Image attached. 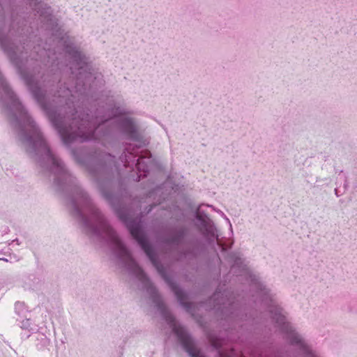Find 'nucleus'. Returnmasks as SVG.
Masks as SVG:
<instances>
[{
	"label": "nucleus",
	"mask_w": 357,
	"mask_h": 357,
	"mask_svg": "<svg viewBox=\"0 0 357 357\" xmlns=\"http://www.w3.org/2000/svg\"><path fill=\"white\" fill-rule=\"evenodd\" d=\"M34 8L39 16L41 28L52 31V37L50 38L52 44L45 43L41 48L40 45L33 47L40 61L45 66L51 63L61 68L63 66L61 57L70 59V69L75 75V86L61 87L54 95L52 101L49 102L45 91L41 87L39 78L40 72L33 66V59L24 60L23 52L20 47L10 41L6 36L0 33V46L8 54L11 62L15 66L18 73L28 87L36 101L45 112L52 125L59 133L63 143L70 147L74 143H82L96 140L101 136L109 134L112 128L105 131L102 129L110 126L109 121L113 117L121 116L128 112L119 107H101L97 109L94 114L82 113L81 105H83L87 87H91L93 79L91 67L86 58L78 49L67 43L63 38H60L59 29L55 17L52 15L50 7L42 3H38Z\"/></svg>",
	"instance_id": "obj_1"
},
{
	"label": "nucleus",
	"mask_w": 357,
	"mask_h": 357,
	"mask_svg": "<svg viewBox=\"0 0 357 357\" xmlns=\"http://www.w3.org/2000/svg\"><path fill=\"white\" fill-rule=\"evenodd\" d=\"M119 124L123 132L128 135V138L132 140H137L139 138V133L137 130L135 126L130 119L124 118L119 121Z\"/></svg>",
	"instance_id": "obj_8"
},
{
	"label": "nucleus",
	"mask_w": 357,
	"mask_h": 357,
	"mask_svg": "<svg viewBox=\"0 0 357 357\" xmlns=\"http://www.w3.org/2000/svg\"><path fill=\"white\" fill-rule=\"evenodd\" d=\"M228 294L227 291L222 293L216 291L209 299V303H213L212 309L226 317L234 314L237 306V304L228 297Z\"/></svg>",
	"instance_id": "obj_5"
},
{
	"label": "nucleus",
	"mask_w": 357,
	"mask_h": 357,
	"mask_svg": "<svg viewBox=\"0 0 357 357\" xmlns=\"http://www.w3.org/2000/svg\"><path fill=\"white\" fill-rule=\"evenodd\" d=\"M137 153L135 148L130 144L126 148L125 151L120 156V160L125 167H130L132 171L135 167L138 175V180L141 178L146 176L151 167L153 165V160L149 153L146 155L140 156L137 160Z\"/></svg>",
	"instance_id": "obj_4"
},
{
	"label": "nucleus",
	"mask_w": 357,
	"mask_h": 357,
	"mask_svg": "<svg viewBox=\"0 0 357 357\" xmlns=\"http://www.w3.org/2000/svg\"><path fill=\"white\" fill-rule=\"evenodd\" d=\"M15 310L16 313L22 318L27 317L26 315L29 311L24 303L17 302L15 305Z\"/></svg>",
	"instance_id": "obj_13"
},
{
	"label": "nucleus",
	"mask_w": 357,
	"mask_h": 357,
	"mask_svg": "<svg viewBox=\"0 0 357 357\" xmlns=\"http://www.w3.org/2000/svg\"><path fill=\"white\" fill-rule=\"evenodd\" d=\"M0 260H3V261H7V259H5V258H0Z\"/></svg>",
	"instance_id": "obj_19"
},
{
	"label": "nucleus",
	"mask_w": 357,
	"mask_h": 357,
	"mask_svg": "<svg viewBox=\"0 0 357 357\" xmlns=\"http://www.w3.org/2000/svg\"><path fill=\"white\" fill-rule=\"evenodd\" d=\"M118 218L126 225L131 236L135 238L142 249L144 251L158 272L169 286L175 294L180 305L185 310L191 312L192 303L188 302V295L174 282L173 277L168 273L167 268L158 260L157 255L146 237L142 229L140 219H131L130 212L125 207L115 208Z\"/></svg>",
	"instance_id": "obj_2"
},
{
	"label": "nucleus",
	"mask_w": 357,
	"mask_h": 357,
	"mask_svg": "<svg viewBox=\"0 0 357 357\" xmlns=\"http://www.w3.org/2000/svg\"><path fill=\"white\" fill-rule=\"evenodd\" d=\"M16 243L17 245H20L19 240L17 238H16L15 240H13L12 241V243Z\"/></svg>",
	"instance_id": "obj_18"
},
{
	"label": "nucleus",
	"mask_w": 357,
	"mask_h": 357,
	"mask_svg": "<svg viewBox=\"0 0 357 357\" xmlns=\"http://www.w3.org/2000/svg\"><path fill=\"white\" fill-rule=\"evenodd\" d=\"M185 235L184 229L172 231L168 238V243L174 245H178Z\"/></svg>",
	"instance_id": "obj_12"
},
{
	"label": "nucleus",
	"mask_w": 357,
	"mask_h": 357,
	"mask_svg": "<svg viewBox=\"0 0 357 357\" xmlns=\"http://www.w3.org/2000/svg\"><path fill=\"white\" fill-rule=\"evenodd\" d=\"M40 78L42 80L43 79V76H40Z\"/></svg>",
	"instance_id": "obj_20"
},
{
	"label": "nucleus",
	"mask_w": 357,
	"mask_h": 357,
	"mask_svg": "<svg viewBox=\"0 0 357 357\" xmlns=\"http://www.w3.org/2000/svg\"><path fill=\"white\" fill-rule=\"evenodd\" d=\"M230 257L233 262L231 269H234L236 266L239 268L241 267V266L243 265V260L241 258L238 257L234 255H231Z\"/></svg>",
	"instance_id": "obj_14"
},
{
	"label": "nucleus",
	"mask_w": 357,
	"mask_h": 357,
	"mask_svg": "<svg viewBox=\"0 0 357 357\" xmlns=\"http://www.w3.org/2000/svg\"><path fill=\"white\" fill-rule=\"evenodd\" d=\"M257 293L261 296V302L267 307L273 321L275 324L279 331L284 335H297L294 325L290 322L285 314L283 309L279 306L270 290L266 289L262 284H257Z\"/></svg>",
	"instance_id": "obj_3"
},
{
	"label": "nucleus",
	"mask_w": 357,
	"mask_h": 357,
	"mask_svg": "<svg viewBox=\"0 0 357 357\" xmlns=\"http://www.w3.org/2000/svg\"><path fill=\"white\" fill-rule=\"evenodd\" d=\"M336 185L335 194L337 197L344 195L348 189L349 183L347 177L342 171L340 172L337 177Z\"/></svg>",
	"instance_id": "obj_9"
},
{
	"label": "nucleus",
	"mask_w": 357,
	"mask_h": 357,
	"mask_svg": "<svg viewBox=\"0 0 357 357\" xmlns=\"http://www.w3.org/2000/svg\"><path fill=\"white\" fill-rule=\"evenodd\" d=\"M96 160L95 167L90 168V172L93 174H103L113 165L116 167L115 157L109 153L98 155Z\"/></svg>",
	"instance_id": "obj_7"
},
{
	"label": "nucleus",
	"mask_w": 357,
	"mask_h": 357,
	"mask_svg": "<svg viewBox=\"0 0 357 357\" xmlns=\"http://www.w3.org/2000/svg\"><path fill=\"white\" fill-rule=\"evenodd\" d=\"M71 152L72 155L78 162L84 163V160L79 158V156L78 155V153L76 150L73 149Z\"/></svg>",
	"instance_id": "obj_15"
},
{
	"label": "nucleus",
	"mask_w": 357,
	"mask_h": 357,
	"mask_svg": "<svg viewBox=\"0 0 357 357\" xmlns=\"http://www.w3.org/2000/svg\"><path fill=\"white\" fill-rule=\"evenodd\" d=\"M208 341L211 346L218 350L220 357H245L242 353L237 352L230 345L224 344V340L222 336H208Z\"/></svg>",
	"instance_id": "obj_6"
},
{
	"label": "nucleus",
	"mask_w": 357,
	"mask_h": 357,
	"mask_svg": "<svg viewBox=\"0 0 357 357\" xmlns=\"http://www.w3.org/2000/svg\"><path fill=\"white\" fill-rule=\"evenodd\" d=\"M217 212L219 213L221 215V216L223 217L231 225L229 220L227 218V217L225 215V214L222 211H221L220 210H218Z\"/></svg>",
	"instance_id": "obj_17"
},
{
	"label": "nucleus",
	"mask_w": 357,
	"mask_h": 357,
	"mask_svg": "<svg viewBox=\"0 0 357 357\" xmlns=\"http://www.w3.org/2000/svg\"><path fill=\"white\" fill-rule=\"evenodd\" d=\"M24 318H25L24 320L21 321V326H20V327L23 330H24L25 331H26L28 333H30L31 334H34V333H41L43 335L44 334L43 332L39 331V328H38V326L33 324L31 320L29 318H27V317H24Z\"/></svg>",
	"instance_id": "obj_11"
},
{
	"label": "nucleus",
	"mask_w": 357,
	"mask_h": 357,
	"mask_svg": "<svg viewBox=\"0 0 357 357\" xmlns=\"http://www.w3.org/2000/svg\"><path fill=\"white\" fill-rule=\"evenodd\" d=\"M100 190H101V193H102V196H103L105 199H108V200L111 199V198H112V195H111L110 193L105 192V191L103 189H102V188H100Z\"/></svg>",
	"instance_id": "obj_16"
},
{
	"label": "nucleus",
	"mask_w": 357,
	"mask_h": 357,
	"mask_svg": "<svg viewBox=\"0 0 357 357\" xmlns=\"http://www.w3.org/2000/svg\"><path fill=\"white\" fill-rule=\"evenodd\" d=\"M163 315L165 317V319H166L167 322L170 325V326L172 328L174 335H187L185 331L183 330V328L180 327V326H178L176 320L175 319L174 317L169 312L164 311Z\"/></svg>",
	"instance_id": "obj_10"
}]
</instances>
